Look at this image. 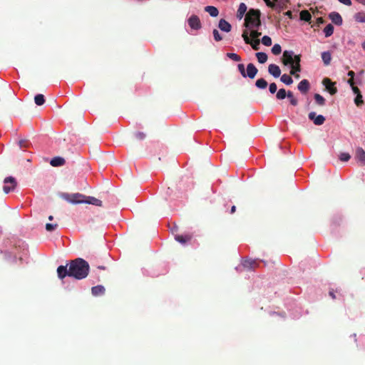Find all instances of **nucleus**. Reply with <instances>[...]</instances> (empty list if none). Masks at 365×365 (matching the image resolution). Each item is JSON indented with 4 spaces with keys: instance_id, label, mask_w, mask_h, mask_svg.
<instances>
[{
    "instance_id": "f257e3e1",
    "label": "nucleus",
    "mask_w": 365,
    "mask_h": 365,
    "mask_svg": "<svg viewBox=\"0 0 365 365\" xmlns=\"http://www.w3.org/2000/svg\"><path fill=\"white\" fill-rule=\"evenodd\" d=\"M89 269V264L85 259L77 258L70 263L69 277H73L76 279H83L88 276Z\"/></svg>"
},
{
    "instance_id": "f03ea898",
    "label": "nucleus",
    "mask_w": 365,
    "mask_h": 365,
    "mask_svg": "<svg viewBox=\"0 0 365 365\" xmlns=\"http://www.w3.org/2000/svg\"><path fill=\"white\" fill-rule=\"evenodd\" d=\"M260 12L258 10L250 9L245 18V29H259L261 26Z\"/></svg>"
},
{
    "instance_id": "7ed1b4c3",
    "label": "nucleus",
    "mask_w": 365,
    "mask_h": 365,
    "mask_svg": "<svg viewBox=\"0 0 365 365\" xmlns=\"http://www.w3.org/2000/svg\"><path fill=\"white\" fill-rule=\"evenodd\" d=\"M284 63L289 66H294L297 63V58L300 59L299 55H295L293 51H284L283 53Z\"/></svg>"
},
{
    "instance_id": "20e7f679",
    "label": "nucleus",
    "mask_w": 365,
    "mask_h": 365,
    "mask_svg": "<svg viewBox=\"0 0 365 365\" xmlns=\"http://www.w3.org/2000/svg\"><path fill=\"white\" fill-rule=\"evenodd\" d=\"M4 185L3 187V190L6 194L9 193L11 191L14 190L15 187L16 186V182L14 178L10 176L6 177L4 180Z\"/></svg>"
},
{
    "instance_id": "39448f33",
    "label": "nucleus",
    "mask_w": 365,
    "mask_h": 365,
    "mask_svg": "<svg viewBox=\"0 0 365 365\" xmlns=\"http://www.w3.org/2000/svg\"><path fill=\"white\" fill-rule=\"evenodd\" d=\"M187 24L193 30H199L202 27L201 21L200 18L195 14H192L188 19Z\"/></svg>"
},
{
    "instance_id": "423d86ee",
    "label": "nucleus",
    "mask_w": 365,
    "mask_h": 365,
    "mask_svg": "<svg viewBox=\"0 0 365 365\" xmlns=\"http://www.w3.org/2000/svg\"><path fill=\"white\" fill-rule=\"evenodd\" d=\"M242 36L243 40L245 42V43L250 44L252 48L254 50L257 51V50L259 49V39H255V40L253 41L252 39H251L248 36L247 31H243Z\"/></svg>"
},
{
    "instance_id": "0eeeda50",
    "label": "nucleus",
    "mask_w": 365,
    "mask_h": 365,
    "mask_svg": "<svg viewBox=\"0 0 365 365\" xmlns=\"http://www.w3.org/2000/svg\"><path fill=\"white\" fill-rule=\"evenodd\" d=\"M308 118L310 120L313 121L316 125H322L325 121V117L322 115H317L314 111L310 112L308 114Z\"/></svg>"
},
{
    "instance_id": "6e6552de",
    "label": "nucleus",
    "mask_w": 365,
    "mask_h": 365,
    "mask_svg": "<svg viewBox=\"0 0 365 365\" xmlns=\"http://www.w3.org/2000/svg\"><path fill=\"white\" fill-rule=\"evenodd\" d=\"M322 84L326 90L331 94L334 95L337 92V88L335 87V83L332 82L329 78H325L322 81Z\"/></svg>"
},
{
    "instance_id": "1a4fd4ad",
    "label": "nucleus",
    "mask_w": 365,
    "mask_h": 365,
    "mask_svg": "<svg viewBox=\"0 0 365 365\" xmlns=\"http://www.w3.org/2000/svg\"><path fill=\"white\" fill-rule=\"evenodd\" d=\"M86 196L80 194V193H75L70 196V197L68 199V201L71 202V204H82L84 203V201L86 200Z\"/></svg>"
},
{
    "instance_id": "9d476101",
    "label": "nucleus",
    "mask_w": 365,
    "mask_h": 365,
    "mask_svg": "<svg viewBox=\"0 0 365 365\" xmlns=\"http://www.w3.org/2000/svg\"><path fill=\"white\" fill-rule=\"evenodd\" d=\"M355 158L361 165H365V151L362 148L359 147L356 148Z\"/></svg>"
},
{
    "instance_id": "9b49d317",
    "label": "nucleus",
    "mask_w": 365,
    "mask_h": 365,
    "mask_svg": "<svg viewBox=\"0 0 365 365\" xmlns=\"http://www.w3.org/2000/svg\"><path fill=\"white\" fill-rule=\"evenodd\" d=\"M258 72L257 68L253 63H248L245 72V78H254Z\"/></svg>"
},
{
    "instance_id": "f8f14e48",
    "label": "nucleus",
    "mask_w": 365,
    "mask_h": 365,
    "mask_svg": "<svg viewBox=\"0 0 365 365\" xmlns=\"http://www.w3.org/2000/svg\"><path fill=\"white\" fill-rule=\"evenodd\" d=\"M218 28L220 29V31H223V32H226V33H228L231 31L232 29V26L231 24L227 21L225 19H222L219 21V23H218Z\"/></svg>"
},
{
    "instance_id": "ddd939ff",
    "label": "nucleus",
    "mask_w": 365,
    "mask_h": 365,
    "mask_svg": "<svg viewBox=\"0 0 365 365\" xmlns=\"http://www.w3.org/2000/svg\"><path fill=\"white\" fill-rule=\"evenodd\" d=\"M329 17L331 19V21L337 26H341L343 23V20L341 15L337 12L333 11L330 13Z\"/></svg>"
},
{
    "instance_id": "4468645a",
    "label": "nucleus",
    "mask_w": 365,
    "mask_h": 365,
    "mask_svg": "<svg viewBox=\"0 0 365 365\" xmlns=\"http://www.w3.org/2000/svg\"><path fill=\"white\" fill-rule=\"evenodd\" d=\"M268 72L274 78H278L281 75V70L276 64H270L268 67Z\"/></svg>"
},
{
    "instance_id": "2eb2a0df",
    "label": "nucleus",
    "mask_w": 365,
    "mask_h": 365,
    "mask_svg": "<svg viewBox=\"0 0 365 365\" xmlns=\"http://www.w3.org/2000/svg\"><path fill=\"white\" fill-rule=\"evenodd\" d=\"M309 88L310 84L307 79L302 80L297 86L298 90L302 93H306L309 91Z\"/></svg>"
},
{
    "instance_id": "dca6fc26",
    "label": "nucleus",
    "mask_w": 365,
    "mask_h": 365,
    "mask_svg": "<svg viewBox=\"0 0 365 365\" xmlns=\"http://www.w3.org/2000/svg\"><path fill=\"white\" fill-rule=\"evenodd\" d=\"M70 268L68 269L67 266L61 265L57 268L58 277L60 279H63L65 277H69Z\"/></svg>"
},
{
    "instance_id": "f3484780",
    "label": "nucleus",
    "mask_w": 365,
    "mask_h": 365,
    "mask_svg": "<svg viewBox=\"0 0 365 365\" xmlns=\"http://www.w3.org/2000/svg\"><path fill=\"white\" fill-rule=\"evenodd\" d=\"M192 238L190 235H175V240L182 245H185L186 242H189Z\"/></svg>"
},
{
    "instance_id": "a211bd4d",
    "label": "nucleus",
    "mask_w": 365,
    "mask_h": 365,
    "mask_svg": "<svg viewBox=\"0 0 365 365\" xmlns=\"http://www.w3.org/2000/svg\"><path fill=\"white\" fill-rule=\"evenodd\" d=\"M91 293L94 297L103 295L105 293V287L103 285L94 286L91 288Z\"/></svg>"
},
{
    "instance_id": "6ab92c4d",
    "label": "nucleus",
    "mask_w": 365,
    "mask_h": 365,
    "mask_svg": "<svg viewBox=\"0 0 365 365\" xmlns=\"http://www.w3.org/2000/svg\"><path fill=\"white\" fill-rule=\"evenodd\" d=\"M84 203L88 205H93L99 207L102 206L101 200L91 196L86 197Z\"/></svg>"
},
{
    "instance_id": "aec40b11",
    "label": "nucleus",
    "mask_w": 365,
    "mask_h": 365,
    "mask_svg": "<svg viewBox=\"0 0 365 365\" xmlns=\"http://www.w3.org/2000/svg\"><path fill=\"white\" fill-rule=\"evenodd\" d=\"M50 164L53 167L61 166L65 164V159L58 156L54 157L51 160Z\"/></svg>"
},
{
    "instance_id": "412c9836",
    "label": "nucleus",
    "mask_w": 365,
    "mask_h": 365,
    "mask_svg": "<svg viewBox=\"0 0 365 365\" xmlns=\"http://www.w3.org/2000/svg\"><path fill=\"white\" fill-rule=\"evenodd\" d=\"M259 29H245L244 31L248 32V36L252 39H256L261 36V33L259 32Z\"/></svg>"
},
{
    "instance_id": "4be33fe9",
    "label": "nucleus",
    "mask_w": 365,
    "mask_h": 365,
    "mask_svg": "<svg viewBox=\"0 0 365 365\" xmlns=\"http://www.w3.org/2000/svg\"><path fill=\"white\" fill-rule=\"evenodd\" d=\"M322 59L325 66H329L331 61V53L330 51H324L322 53Z\"/></svg>"
},
{
    "instance_id": "5701e85b",
    "label": "nucleus",
    "mask_w": 365,
    "mask_h": 365,
    "mask_svg": "<svg viewBox=\"0 0 365 365\" xmlns=\"http://www.w3.org/2000/svg\"><path fill=\"white\" fill-rule=\"evenodd\" d=\"M247 11V6L245 3H240L237 11V18L242 19Z\"/></svg>"
},
{
    "instance_id": "b1692460",
    "label": "nucleus",
    "mask_w": 365,
    "mask_h": 365,
    "mask_svg": "<svg viewBox=\"0 0 365 365\" xmlns=\"http://www.w3.org/2000/svg\"><path fill=\"white\" fill-rule=\"evenodd\" d=\"M205 11L206 12H207L210 15V16H212V17H216L219 14L218 9L215 6H205Z\"/></svg>"
},
{
    "instance_id": "393cba45",
    "label": "nucleus",
    "mask_w": 365,
    "mask_h": 365,
    "mask_svg": "<svg viewBox=\"0 0 365 365\" xmlns=\"http://www.w3.org/2000/svg\"><path fill=\"white\" fill-rule=\"evenodd\" d=\"M255 264H256L255 260L250 259H244L242 262V266L244 268H246L247 269H254Z\"/></svg>"
},
{
    "instance_id": "a878e982",
    "label": "nucleus",
    "mask_w": 365,
    "mask_h": 365,
    "mask_svg": "<svg viewBox=\"0 0 365 365\" xmlns=\"http://www.w3.org/2000/svg\"><path fill=\"white\" fill-rule=\"evenodd\" d=\"M299 18L302 21L309 22L312 19V15L307 10H302L299 14Z\"/></svg>"
},
{
    "instance_id": "bb28decb",
    "label": "nucleus",
    "mask_w": 365,
    "mask_h": 365,
    "mask_svg": "<svg viewBox=\"0 0 365 365\" xmlns=\"http://www.w3.org/2000/svg\"><path fill=\"white\" fill-rule=\"evenodd\" d=\"M291 71L290 74L291 75H295L297 73L300 72L301 68H300V59L297 58V63H295L294 66H290Z\"/></svg>"
},
{
    "instance_id": "cd10ccee",
    "label": "nucleus",
    "mask_w": 365,
    "mask_h": 365,
    "mask_svg": "<svg viewBox=\"0 0 365 365\" xmlns=\"http://www.w3.org/2000/svg\"><path fill=\"white\" fill-rule=\"evenodd\" d=\"M280 81L284 83L287 86H289L293 83V80L290 76L288 74H283L280 77Z\"/></svg>"
},
{
    "instance_id": "c85d7f7f",
    "label": "nucleus",
    "mask_w": 365,
    "mask_h": 365,
    "mask_svg": "<svg viewBox=\"0 0 365 365\" xmlns=\"http://www.w3.org/2000/svg\"><path fill=\"white\" fill-rule=\"evenodd\" d=\"M354 18L359 23H365V13L364 11L355 14Z\"/></svg>"
},
{
    "instance_id": "c756f323",
    "label": "nucleus",
    "mask_w": 365,
    "mask_h": 365,
    "mask_svg": "<svg viewBox=\"0 0 365 365\" xmlns=\"http://www.w3.org/2000/svg\"><path fill=\"white\" fill-rule=\"evenodd\" d=\"M323 31L326 37H329L333 34L334 26H332V24H329L324 27Z\"/></svg>"
},
{
    "instance_id": "7c9ffc66",
    "label": "nucleus",
    "mask_w": 365,
    "mask_h": 365,
    "mask_svg": "<svg viewBox=\"0 0 365 365\" xmlns=\"http://www.w3.org/2000/svg\"><path fill=\"white\" fill-rule=\"evenodd\" d=\"M256 57L260 63H264L267 61V55L264 52H257Z\"/></svg>"
},
{
    "instance_id": "2f4dec72",
    "label": "nucleus",
    "mask_w": 365,
    "mask_h": 365,
    "mask_svg": "<svg viewBox=\"0 0 365 365\" xmlns=\"http://www.w3.org/2000/svg\"><path fill=\"white\" fill-rule=\"evenodd\" d=\"M255 86L259 89H264L267 86V82L264 78H259L256 81Z\"/></svg>"
},
{
    "instance_id": "473e14b6",
    "label": "nucleus",
    "mask_w": 365,
    "mask_h": 365,
    "mask_svg": "<svg viewBox=\"0 0 365 365\" xmlns=\"http://www.w3.org/2000/svg\"><path fill=\"white\" fill-rule=\"evenodd\" d=\"M314 98L317 105L323 106L325 104L324 98L319 93H315L314 96Z\"/></svg>"
},
{
    "instance_id": "72a5a7b5",
    "label": "nucleus",
    "mask_w": 365,
    "mask_h": 365,
    "mask_svg": "<svg viewBox=\"0 0 365 365\" xmlns=\"http://www.w3.org/2000/svg\"><path fill=\"white\" fill-rule=\"evenodd\" d=\"M34 102L37 106H42L45 103V98L43 94H37L34 97Z\"/></svg>"
},
{
    "instance_id": "f704fd0d",
    "label": "nucleus",
    "mask_w": 365,
    "mask_h": 365,
    "mask_svg": "<svg viewBox=\"0 0 365 365\" xmlns=\"http://www.w3.org/2000/svg\"><path fill=\"white\" fill-rule=\"evenodd\" d=\"M347 83L350 85L353 93L356 96H357L358 94H361V92H360L359 89L356 86H354V84H355V81H353L352 79H349L347 81Z\"/></svg>"
},
{
    "instance_id": "c9c22d12",
    "label": "nucleus",
    "mask_w": 365,
    "mask_h": 365,
    "mask_svg": "<svg viewBox=\"0 0 365 365\" xmlns=\"http://www.w3.org/2000/svg\"><path fill=\"white\" fill-rule=\"evenodd\" d=\"M286 97H287V93L286 92L285 89H284V88H280V89L277 92L276 98H277L278 100H283V99H284Z\"/></svg>"
},
{
    "instance_id": "e433bc0d",
    "label": "nucleus",
    "mask_w": 365,
    "mask_h": 365,
    "mask_svg": "<svg viewBox=\"0 0 365 365\" xmlns=\"http://www.w3.org/2000/svg\"><path fill=\"white\" fill-rule=\"evenodd\" d=\"M287 98L289 99L290 103L292 106H296L298 104V101L297 98L294 97V95L292 91H289L287 92Z\"/></svg>"
},
{
    "instance_id": "4c0bfd02",
    "label": "nucleus",
    "mask_w": 365,
    "mask_h": 365,
    "mask_svg": "<svg viewBox=\"0 0 365 365\" xmlns=\"http://www.w3.org/2000/svg\"><path fill=\"white\" fill-rule=\"evenodd\" d=\"M272 52L274 55H279L282 52V47L279 44L275 43L272 48Z\"/></svg>"
},
{
    "instance_id": "58836bf2",
    "label": "nucleus",
    "mask_w": 365,
    "mask_h": 365,
    "mask_svg": "<svg viewBox=\"0 0 365 365\" xmlns=\"http://www.w3.org/2000/svg\"><path fill=\"white\" fill-rule=\"evenodd\" d=\"M227 56L234 61H241V57L235 53H227Z\"/></svg>"
},
{
    "instance_id": "ea45409f",
    "label": "nucleus",
    "mask_w": 365,
    "mask_h": 365,
    "mask_svg": "<svg viewBox=\"0 0 365 365\" xmlns=\"http://www.w3.org/2000/svg\"><path fill=\"white\" fill-rule=\"evenodd\" d=\"M262 43L266 46L272 45V38L268 36H264L262 38Z\"/></svg>"
},
{
    "instance_id": "a19ab883",
    "label": "nucleus",
    "mask_w": 365,
    "mask_h": 365,
    "mask_svg": "<svg viewBox=\"0 0 365 365\" xmlns=\"http://www.w3.org/2000/svg\"><path fill=\"white\" fill-rule=\"evenodd\" d=\"M212 34H213L214 39L216 41H220L222 40V36L220 35V34L219 33V31L217 29H214L212 31Z\"/></svg>"
},
{
    "instance_id": "79ce46f5",
    "label": "nucleus",
    "mask_w": 365,
    "mask_h": 365,
    "mask_svg": "<svg viewBox=\"0 0 365 365\" xmlns=\"http://www.w3.org/2000/svg\"><path fill=\"white\" fill-rule=\"evenodd\" d=\"M354 103L357 106H360L363 104L364 101L362 99V95L358 94L354 98Z\"/></svg>"
},
{
    "instance_id": "37998d69",
    "label": "nucleus",
    "mask_w": 365,
    "mask_h": 365,
    "mask_svg": "<svg viewBox=\"0 0 365 365\" xmlns=\"http://www.w3.org/2000/svg\"><path fill=\"white\" fill-rule=\"evenodd\" d=\"M351 158V156L347 153H342L339 155V159L341 161L347 162Z\"/></svg>"
},
{
    "instance_id": "c03bdc74",
    "label": "nucleus",
    "mask_w": 365,
    "mask_h": 365,
    "mask_svg": "<svg viewBox=\"0 0 365 365\" xmlns=\"http://www.w3.org/2000/svg\"><path fill=\"white\" fill-rule=\"evenodd\" d=\"M237 68L240 74L242 76V77L245 78V68L243 63H239L237 65Z\"/></svg>"
},
{
    "instance_id": "a18cd8bd",
    "label": "nucleus",
    "mask_w": 365,
    "mask_h": 365,
    "mask_svg": "<svg viewBox=\"0 0 365 365\" xmlns=\"http://www.w3.org/2000/svg\"><path fill=\"white\" fill-rule=\"evenodd\" d=\"M269 91L270 93H272V94L275 93L277 91V84L275 83H270L269 86Z\"/></svg>"
},
{
    "instance_id": "49530a36",
    "label": "nucleus",
    "mask_w": 365,
    "mask_h": 365,
    "mask_svg": "<svg viewBox=\"0 0 365 365\" xmlns=\"http://www.w3.org/2000/svg\"><path fill=\"white\" fill-rule=\"evenodd\" d=\"M57 224H51V223H47L46 225V230L48 232H51L54 230L57 227Z\"/></svg>"
},
{
    "instance_id": "de8ad7c7",
    "label": "nucleus",
    "mask_w": 365,
    "mask_h": 365,
    "mask_svg": "<svg viewBox=\"0 0 365 365\" xmlns=\"http://www.w3.org/2000/svg\"><path fill=\"white\" fill-rule=\"evenodd\" d=\"M135 138L139 140H143L145 138V134L143 132H137L135 134Z\"/></svg>"
},
{
    "instance_id": "09e8293b",
    "label": "nucleus",
    "mask_w": 365,
    "mask_h": 365,
    "mask_svg": "<svg viewBox=\"0 0 365 365\" xmlns=\"http://www.w3.org/2000/svg\"><path fill=\"white\" fill-rule=\"evenodd\" d=\"M340 3L346 5V6H351V0H338Z\"/></svg>"
},
{
    "instance_id": "8fccbe9b",
    "label": "nucleus",
    "mask_w": 365,
    "mask_h": 365,
    "mask_svg": "<svg viewBox=\"0 0 365 365\" xmlns=\"http://www.w3.org/2000/svg\"><path fill=\"white\" fill-rule=\"evenodd\" d=\"M348 76L350 77V78H349V79H352L353 81H354V76H355V73H354V71H349V72H348Z\"/></svg>"
},
{
    "instance_id": "3c124183",
    "label": "nucleus",
    "mask_w": 365,
    "mask_h": 365,
    "mask_svg": "<svg viewBox=\"0 0 365 365\" xmlns=\"http://www.w3.org/2000/svg\"><path fill=\"white\" fill-rule=\"evenodd\" d=\"M25 144H26V141L24 140H19V145L21 148L25 146Z\"/></svg>"
},
{
    "instance_id": "603ef678",
    "label": "nucleus",
    "mask_w": 365,
    "mask_h": 365,
    "mask_svg": "<svg viewBox=\"0 0 365 365\" xmlns=\"http://www.w3.org/2000/svg\"><path fill=\"white\" fill-rule=\"evenodd\" d=\"M329 296H330L332 299H335V298H336L335 294H334V291H333V290L329 291Z\"/></svg>"
},
{
    "instance_id": "864d4df0",
    "label": "nucleus",
    "mask_w": 365,
    "mask_h": 365,
    "mask_svg": "<svg viewBox=\"0 0 365 365\" xmlns=\"http://www.w3.org/2000/svg\"><path fill=\"white\" fill-rule=\"evenodd\" d=\"M235 210H236V207L235 205H233L232 207H231V213H234L235 212Z\"/></svg>"
},
{
    "instance_id": "5fc2aeb1",
    "label": "nucleus",
    "mask_w": 365,
    "mask_h": 365,
    "mask_svg": "<svg viewBox=\"0 0 365 365\" xmlns=\"http://www.w3.org/2000/svg\"><path fill=\"white\" fill-rule=\"evenodd\" d=\"M361 46L363 49L365 51V41L362 43Z\"/></svg>"
},
{
    "instance_id": "6e6d98bb",
    "label": "nucleus",
    "mask_w": 365,
    "mask_h": 365,
    "mask_svg": "<svg viewBox=\"0 0 365 365\" xmlns=\"http://www.w3.org/2000/svg\"><path fill=\"white\" fill-rule=\"evenodd\" d=\"M53 219V216H52V215H50V216L48 217V220H52Z\"/></svg>"
},
{
    "instance_id": "4d7b16f0",
    "label": "nucleus",
    "mask_w": 365,
    "mask_h": 365,
    "mask_svg": "<svg viewBox=\"0 0 365 365\" xmlns=\"http://www.w3.org/2000/svg\"><path fill=\"white\" fill-rule=\"evenodd\" d=\"M286 14L289 16V15H291V12H290V11H287V12L286 13Z\"/></svg>"
},
{
    "instance_id": "13d9d810",
    "label": "nucleus",
    "mask_w": 365,
    "mask_h": 365,
    "mask_svg": "<svg viewBox=\"0 0 365 365\" xmlns=\"http://www.w3.org/2000/svg\"><path fill=\"white\" fill-rule=\"evenodd\" d=\"M318 21H319V22H322V19L321 18H319V19H318Z\"/></svg>"
}]
</instances>
